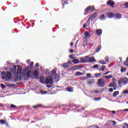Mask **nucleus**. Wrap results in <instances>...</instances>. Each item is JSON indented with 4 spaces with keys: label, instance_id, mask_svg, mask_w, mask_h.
I'll list each match as a JSON object with an SVG mask.
<instances>
[{
    "label": "nucleus",
    "instance_id": "46",
    "mask_svg": "<svg viewBox=\"0 0 128 128\" xmlns=\"http://www.w3.org/2000/svg\"><path fill=\"white\" fill-rule=\"evenodd\" d=\"M67 64H68V65L70 66V64H72V60H70L69 61H68L67 62Z\"/></svg>",
    "mask_w": 128,
    "mask_h": 128
},
{
    "label": "nucleus",
    "instance_id": "64",
    "mask_svg": "<svg viewBox=\"0 0 128 128\" xmlns=\"http://www.w3.org/2000/svg\"><path fill=\"white\" fill-rule=\"evenodd\" d=\"M123 110L124 112H128V109H124Z\"/></svg>",
    "mask_w": 128,
    "mask_h": 128
},
{
    "label": "nucleus",
    "instance_id": "63",
    "mask_svg": "<svg viewBox=\"0 0 128 128\" xmlns=\"http://www.w3.org/2000/svg\"><path fill=\"white\" fill-rule=\"evenodd\" d=\"M96 68V65H94V66H92V68Z\"/></svg>",
    "mask_w": 128,
    "mask_h": 128
},
{
    "label": "nucleus",
    "instance_id": "47",
    "mask_svg": "<svg viewBox=\"0 0 128 128\" xmlns=\"http://www.w3.org/2000/svg\"><path fill=\"white\" fill-rule=\"evenodd\" d=\"M118 84H122V80H120L118 81Z\"/></svg>",
    "mask_w": 128,
    "mask_h": 128
},
{
    "label": "nucleus",
    "instance_id": "44",
    "mask_svg": "<svg viewBox=\"0 0 128 128\" xmlns=\"http://www.w3.org/2000/svg\"><path fill=\"white\" fill-rule=\"evenodd\" d=\"M109 92H114V89L112 88H110Z\"/></svg>",
    "mask_w": 128,
    "mask_h": 128
},
{
    "label": "nucleus",
    "instance_id": "30",
    "mask_svg": "<svg viewBox=\"0 0 128 128\" xmlns=\"http://www.w3.org/2000/svg\"><path fill=\"white\" fill-rule=\"evenodd\" d=\"M126 70V68H122L120 69L121 72H124Z\"/></svg>",
    "mask_w": 128,
    "mask_h": 128
},
{
    "label": "nucleus",
    "instance_id": "1",
    "mask_svg": "<svg viewBox=\"0 0 128 128\" xmlns=\"http://www.w3.org/2000/svg\"><path fill=\"white\" fill-rule=\"evenodd\" d=\"M2 80H10L12 78V73L10 72H3L1 73Z\"/></svg>",
    "mask_w": 128,
    "mask_h": 128
},
{
    "label": "nucleus",
    "instance_id": "3",
    "mask_svg": "<svg viewBox=\"0 0 128 128\" xmlns=\"http://www.w3.org/2000/svg\"><path fill=\"white\" fill-rule=\"evenodd\" d=\"M94 6H90L87 7L84 10V16H86L88 12H94Z\"/></svg>",
    "mask_w": 128,
    "mask_h": 128
},
{
    "label": "nucleus",
    "instance_id": "38",
    "mask_svg": "<svg viewBox=\"0 0 128 128\" xmlns=\"http://www.w3.org/2000/svg\"><path fill=\"white\" fill-rule=\"evenodd\" d=\"M90 19L88 18V20L87 21V22L86 24L88 26H90Z\"/></svg>",
    "mask_w": 128,
    "mask_h": 128
},
{
    "label": "nucleus",
    "instance_id": "33",
    "mask_svg": "<svg viewBox=\"0 0 128 128\" xmlns=\"http://www.w3.org/2000/svg\"><path fill=\"white\" fill-rule=\"evenodd\" d=\"M125 66H128V58H126V60L124 62Z\"/></svg>",
    "mask_w": 128,
    "mask_h": 128
},
{
    "label": "nucleus",
    "instance_id": "58",
    "mask_svg": "<svg viewBox=\"0 0 128 128\" xmlns=\"http://www.w3.org/2000/svg\"><path fill=\"white\" fill-rule=\"evenodd\" d=\"M1 86H2V88H4V84H2Z\"/></svg>",
    "mask_w": 128,
    "mask_h": 128
},
{
    "label": "nucleus",
    "instance_id": "37",
    "mask_svg": "<svg viewBox=\"0 0 128 128\" xmlns=\"http://www.w3.org/2000/svg\"><path fill=\"white\" fill-rule=\"evenodd\" d=\"M10 108H16V105L12 104L10 106Z\"/></svg>",
    "mask_w": 128,
    "mask_h": 128
},
{
    "label": "nucleus",
    "instance_id": "36",
    "mask_svg": "<svg viewBox=\"0 0 128 128\" xmlns=\"http://www.w3.org/2000/svg\"><path fill=\"white\" fill-rule=\"evenodd\" d=\"M42 106L41 104H38L36 106H32V108H38V106Z\"/></svg>",
    "mask_w": 128,
    "mask_h": 128
},
{
    "label": "nucleus",
    "instance_id": "6",
    "mask_svg": "<svg viewBox=\"0 0 128 128\" xmlns=\"http://www.w3.org/2000/svg\"><path fill=\"white\" fill-rule=\"evenodd\" d=\"M80 68H82V65L78 64L71 67L70 70H80Z\"/></svg>",
    "mask_w": 128,
    "mask_h": 128
},
{
    "label": "nucleus",
    "instance_id": "50",
    "mask_svg": "<svg viewBox=\"0 0 128 128\" xmlns=\"http://www.w3.org/2000/svg\"><path fill=\"white\" fill-rule=\"evenodd\" d=\"M124 6H126V8H128V2H126L124 4Z\"/></svg>",
    "mask_w": 128,
    "mask_h": 128
},
{
    "label": "nucleus",
    "instance_id": "54",
    "mask_svg": "<svg viewBox=\"0 0 128 128\" xmlns=\"http://www.w3.org/2000/svg\"><path fill=\"white\" fill-rule=\"evenodd\" d=\"M83 46H84V48L85 46H86V42H85L84 43Z\"/></svg>",
    "mask_w": 128,
    "mask_h": 128
},
{
    "label": "nucleus",
    "instance_id": "13",
    "mask_svg": "<svg viewBox=\"0 0 128 128\" xmlns=\"http://www.w3.org/2000/svg\"><path fill=\"white\" fill-rule=\"evenodd\" d=\"M61 66L64 68H70V66L68 63H64L62 65H61Z\"/></svg>",
    "mask_w": 128,
    "mask_h": 128
},
{
    "label": "nucleus",
    "instance_id": "35",
    "mask_svg": "<svg viewBox=\"0 0 128 128\" xmlns=\"http://www.w3.org/2000/svg\"><path fill=\"white\" fill-rule=\"evenodd\" d=\"M102 67L100 69V70H102V72H104V70H106V66H102Z\"/></svg>",
    "mask_w": 128,
    "mask_h": 128
},
{
    "label": "nucleus",
    "instance_id": "7",
    "mask_svg": "<svg viewBox=\"0 0 128 128\" xmlns=\"http://www.w3.org/2000/svg\"><path fill=\"white\" fill-rule=\"evenodd\" d=\"M106 4L108 6H112V8H114V2L112 0H108Z\"/></svg>",
    "mask_w": 128,
    "mask_h": 128
},
{
    "label": "nucleus",
    "instance_id": "34",
    "mask_svg": "<svg viewBox=\"0 0 128 128\" xmlns=\"http://www.w3.org/2000/svg\"><path fill=\"white\" fill-rule=\"evenodd\" d=\"M14 82H18V76H15L14 78Z\"/></svg>",
    "mask_w": 128,
    "mask_h": 128
},
{
    "label": "nucleus",
    "instance_id": "27",
    "mask_svg": "<svg viewBox=\"0 0 128 128\" xmlns=\"http://www.w3.org/2000/svg\"><path fill=\"white\" fill-rule=\"evenodd\" d=\"M112 78V76L110 75L108 76H104V78H106L107 80H108L110 78Z\"/></svg>",
    "mask_w": 128,
    "mask_h": 128
},
{
    "label": "nucleus",
    "instance_id": "42",
    "mask_svg": "<svg viewBox=\"0 0 128 128\" xmlns=\"http://www.w3.org/2000/svg\"><path fill=\"white\" fill-rule=\"evenodd\" d=\"M105 60H106V62H108V60H109L108 56H106L105 58Z\"/></svg>",
    "mask_w": 128,
    "mask_h": 128
},
{
    "label": "nucleus",
    "instance_id": "49",
    "mask_svg": "<svg viewBox=\"0 0 128 128\" xmlns=\"http://www.w3.org/2000/svg\"><path fill=\"white\" fill-rule=\"evenodd\" d=\"M32 66H34V62H32L30 63V67L32 68Z\"/></svg>",
    "mask_w": 128,
    "mask_h": 128
},
{
    "label": "nucleus",
    "instance_id": "26",
    "mask_svg": "<svg viewBox=\"0 0 128 128\" xmlns=\"http://www.w3.org/2000/svg\"><path fill=\"white\" fill-rule=\"evenodd\" d=\"M100 64H106V62L104 61V60H99Z\"/></svg>",
    "mask_w": 128,
    "mask_h": 128
},
{
    "label": "nucleus",
    "instance_id": "57",
    "mask_svg": "<svg viewBox=\"0 0 128 128\" xmlns=\"http://www.w3.org/2000/svg\"><path fill=\"white\" fill-rule=\"evenodd\" d=\"M70 52L71 54H72L74 52V50H72V49H70Z\"/></svg>",
    "mask_w": 128,
    "mask_h": 128
},
{
    "label": "nucleus",
    "instance_id": "56",
    "mask_svg": "<svg viewBox=\"0 0 128 128\" xmlns=\"http://www.w3.org/2000/svg\"><path fill=\"white\" fill-rule=\"evenodd\" d=\"M100 74H102V73H99L98 74H97L96 78H98V76H100Z\"/></svg>",
    "mask_w": 128,
    "mask_h": 128
},
{
    "label": "nucleus",
    "instance_id": "22",
    "mask_svg": "<svg viewBox=\"0 0 128 128\" xmlns=\"http://www.w3.org/2000/svg\"><path fill=\"white\" fill-rule=\"evenodd\" d=\"M54 76V80H56V82H58L60 80V75H56Z\"/></svg>",
    "mask_w": 128,
    "mask_h": 128
},
{
    "label": "nucleus",
    "instance_id": "11",
    "mask_svg": "<svg viewBox=\"0 0 128 128\" xmlns=\"http://www.w3.org/2000/svg\"><path fill=\"white\" fill-rule=\"evenodd\" d=\"M85 37H84V38H90V34L88 32V31H86L84 33Z\"/></svg>",
    "mask_w": 128,
    "mask_h": 128
},
{
    "label": "nucleus",
    "instance_id": "9",
    "mask_svg": "<svg viewBox=\"0 0 128 128\" xmlns=\"http://www.w3.org/2000/svg\"><path fill=\"white\" fill-rule=\"evenodd\" d=\"M96 18V12H94L93 14L89 18V19L91 20H94V18Z\"/></svg>",
    "mask_w": 128,
    "mask_h": 128
},
{
    "label": "nucleus",
    "instance_id": "21",
    "mask_svg": "<svg viewBox=\"0 0 128 128\" xmlns=\"http://www.w3.org/2000/svg\"><path fill=\"white\" fill-rule=\"evenodd\" d=\"M72 62L74 64H80V60L77 59H74L72 60Z\"/></svg>",
    "mask_w": 128,
    "mask_h": 128
},
{
    "label": "nucleus",
    "instance_id": "45",
    "mask_svg": "<svg viewBox=\"0 0 128 128\" xmlns=\"http://www.w3.org/2000/svg\"><path fill=\"white\" fill-rule=\"evenodd\" d=\"M128 90H124V91L123 92V94H128Z\"/></svg>",
    "mask_w": 128,
    "mask_h": 128
},
{
    "label": "nucleus",
    "instance_id": "19",
    "mask_svg": "<svg viewBox=\"0 0 128 128\" xmlns=\"http://www.w3.org/2000/svg\"><path fill=\"white\" fill-rule=\"evenodd\" d=\"M118 94H120V92L118 91L114 92L113 93V96L114 98H116V96H118Z\"/></svg>",
    "mask_w": 128,
    "mask_h": 128
},
{
    "label": "nucleus",
    "instance_id": "62",
    "mask_svg": "<svg viewBox=\"0 0 128 128\" xmlns=\"http://www.w3.org/2000/svg\"><path fill=\"white\" fill-rule=\"evenodd\" d=\"M111 112H112V114H116V111H114V110L111 111Z\"/></svg>",
    "mask_w": 128,
    "mask_h": 128
},
{
    "label": "nucleus",
    "instance_id": "24",
    "mask_svg": "<svg viewBox=\"0 0 128 128\" xmlns=\"http://www.w3.org/2000/svg\"><path fill=\"white\" fill-rule=\"evenodd\" d=\"M96 62V60H94V58L92 57L90 58V60L88 61L89 62Z\"/></svg>",
    "mask_w": 128,
    "mask_h": 128
},
{
    "label": "nucleus",
    "instance_id": "32",
    "mask_svg": "<svg viewBox=\"0 0 128 128\" xmlns=\"http://www.w3.org/2000/svg\"><path fill=\"white\" fill-rule=\"evenodd\" d=\"M26 76L28 78H30V71L28 70L27 73H26Z\"/></svg>",
    "mask_w": 128,
    "mask_h": 128
},
{
    "label": "nucleus",
    "instance_id": "43",
    "mask_svg": "<svg viewBox=\"0 0 128 128\" xmlns=\"http://www.w3.org/2000/svg\"><path fill=\"white\" fill-rule=\"evenodd\" d=\"M86 76H88V78H90L92 76V74H86Z\"/></svg>",
    "mask_w": 128,
    "mask_h": 128
},
{
    "label": "nucleus",
    "instance_id": "61",
    "mask_svg": "<svg viewBox=\"0 0 128 128\" xmlns=\"http://www.w3.org/2000/svg\"><path fill=\"white\" fill-rule=\"evenodd\" d=\"M78 40H78L76 42V45L75 46L76 48V44H78Z\"/></svg>",
    "mask_w": 128,
    "mask_h": 128
},
{
    "label": "nucleus",
    "instance_id": "28",
    "mask_svg": "<svg viewBox=\"0 0 128 128\" xmlns=\"http://www.w3.org/2000/svg\"><path fill=\"white\" fill-rule=\"evenodd\" d=\"M68 92H74V88H67Z\"/></svg>",
    "mask_w": 128,
    "mask_h": 128
},
{
    "label": "nucleus",
    "instance_id": "60",
    "mask_svg": "<svg viewBox=\"0 0 128 128\" xmlns=\"http://www.w3.org/2000/svg\"><path fill=\"white\" fill-rule=\"evenodd\" d=\"M70 46H74V42H71L70 44Z\"/></svg>",
    "mask_w": 128,
    "mask_h": 128
},
{
    "label": "nucleus",
    "instance_id": "10",
    "mask_svg": "<svg viewBox=\"0 0 128 128\" xmlns=\"http://www.w3.org/2000/svg\"><path fill=\"white\" fill-rule=\"evenodd\" d=\"M107 16L110 18H114V14L112 12H108L107 14Z\"/></svg>",
    "mask_w": 128,
    "mask_h": 128
},
{
    "label": "nucleus",
    "instance_id": "16",
    "mask_svg": "<svg viewBox=\"0 0 128 128\" xmlns=\"http://www.w3.org/2000/svg\"><path fill=\"white\" fill-rule=\"evenodd\" d=\"M108 86L110 88H115L116 86V83H114V82L110 83Z\"/></svg>",
    "mask_w": 128,
    "mask_h": 128
},
{
    "label": "nucleus",
    "instance_id": "48",
    "mask_svg": "<svg viewBox=\"0 0 128 128\" xmlns=\"http://www.w3.org/2000/svg\"><path fill=\"white\" fill-rule=\"evenodd\" d=\"M88 25H86V24H84L83 26V28H88Z\"/></svg>",
    "mask_w": 128,
    "mask_h": 128
},
{
    "label": "nucleus",
    "instance_id": "55",
    "mask_svg": "<svg viewBox=\"0 0 128 128\" xmlns=\"http://www.w3.org/2000/svg\"><path fill=\"white\" fill-rule=\"evenodd\" d=\"M38 66H40V64H39L38 63H36V65H35V66H36V68H38Z\"/></svg>",
    "mask_w": 128,
    "mask_h": 128
},
{
    "label": "nucleus",
    "instance_id": "2",
    "mask_svg": "<svg viewBox=\"0 0 128 128\" xmlns=\"http://www.w3.org/2000/svg\"><path fill=\"white\" fill-rule=\"evenodd\" d=\"M45 84H54V77L48 76L45 80Z\"/></svg>",
    "mask_w": 128,
    "mask_h": 128
},
{
    "label": "nucleus",
    "instance_id": "29",
    "mask_svg": "<svg viewBox=\"0 0 128 128\" xmlns=\"http://www.w3.org/2000/svg\"><path fill=\"white\" fill-rule=\"evenodd\" d=\"M101 48H102V46L100 45L98 46L97 48L96 52H98L100 50Z\"/></svg>",
    "mask_w": 128,
    "mask_h": 128
},
{
    "label": "nucleus",
    "instance_id": "8",
    "mask_svg": "<svg viewBox=\"0 0 128 128\" xmlns=\"http://www.w3.org/2000/svg\"><path fill=\"white\" fill-rule=\"evenodd\" d=\"M114 18H116L118 20H120L122 18V14L120 13H116L114 14Z\"/></svg>",
    "mask_w": 128,
    "mask_h": 128
},
{
    "label": "nucleus",
    "instance_id": "5",
    "mask_svg": "<svg viewBox=\"0 0 128 128\" xmlns=\"http://www.w3.org/2000/svg\"><path fill=\"white\" fill-rule=\"evenodd\" d=\"M105 83L104 80L103 78L99 79L98 81V84L99 86H104Z\"/></svg>",
    "mask_w": 128,
    "mask_h": 128
},
{
    "label": "nucleus",
    "instance_id": "40",
    "mask_svg": "<svg viewBox=\"0 0 128 128\" xmlns=\"http://www.w3.org/2000/svg\"><path fill=\"white\" fill-rule=\"evenodd\" d=\"M110 72L108 71V72H105L104 74H103V76H106V74H110Z\"/></svg>",
    "mask_w": 128,
    "mask_h": 128
},
{
    "label": "nucleus",
    "instance_id": "53",
    "mask_svg": "<svg viewBox=\"0 0 128 128\" xmlns=\"http://www.w3.org/2000/svg\"><path fill=\"white\" fill-rule=\"evenodd\" d=\"M86 77H85V76H84V77H82V80H86Z\"/></svg>",
    "mask_w": 128,
    "mask_h": 128
},
{
    "label": "nucleus",
    "instance_id": "4",
    "mask_svg": "<svg viewBox=\"0 0 128 128\" xmlns=\"http://www.w3.org/2000/svg\"><path fill=\"white\" fill-rule=\"evenodd\" d=\"M80 60L82 64H84V62H90V57L88 56L81 57L80 58Z\"/></svg>",
    "mask_w": 128,
    "mask_h": 128
},
{
    "label": "nucleus",
    "instance_id": "12",
    "mask_svg": "<svg viewBox=\"0 0 128 128\" xmlns=\"http://www.w3.org/2000/svg\"><path fill=\"white\" fill-rule=\"evenodd\" d=\"M122 82L123 84H128V78H125L122 79Z\"/></svg>",
    "mask_w": 128,
    "mask_h": 128
},
{
    "label": "nucleus",
    "instance_id": "25",
    "mask_svg": "<svg viewBox=\"0 0 128 128\" xmlns=\"http://www.w3.org/2000/svg\"><path fill=\"white\" fill-rule=\"evenodd\" d=\"M100 20H106V16L104 14L101 15L100 16Z\"/></svg>",
    "mask_w": 128,
    "mask_h": 128
},
{
    "label": "nucleus",
    "instance_id": "39",
    "mask_svg": "<svg viewBox=\"0 0 128 128\" xmlns=\"http://www.w3.org/2000/svg\"><path fill=\"white\" fill-rule=\"evenodd\" d=\"M40 93L42 94H46V91H44V92L42 90H40Z\"/></svg>",
    "mask_w": 128,
    "mask_h": 128
},
{
    "label": "nucleus",
    "instance_id": "14",
    "mask_svg": "<svg viewBox=\"0 0 128 128\" xmlns=\"http://www.w3.org/2000/svg\"><path fill=\"white\" fill-rule=\"evenodd\" d=\"M40 82L41 84H46V81H44V78L43 76L40 77Z\"/></svg>",
    "mask_w": 128,
    "mask_h": 128
},
{
    "label": "nucleus",
    "instance_id": "15",
    "mask_svg": "<svg viewBox=\"0 0 128 128\" xmlns=\"http://www.w3.org/2000/svg\"><path fill=\"white\" fill-rule=\"evenodd\" d=\"M51 76H52V78H54V76H56V70H53L51 72Z\"/></svg>",
    "mask_w": 128,
    "mask_h": 128
},
{
    "label": "nucleus",
    "instance_id": "41",
    "mask_svg": "<svg viewBox=\"0 0 128 128\" xmlns=\"http://www.w3.org/2000/svg\"><path fill=\"white\" fill-rule=\"evenodd\" d=\"M94 80H89V81H88V84H94Z\"/></svg>",
    "mask_w": 128,
    "mask_h": 128
},
{
    "label": "nucleus",
    "instance_id": "18",
    "mask_svg": "<svg viewBox=\"0 0 128 128\" xmlns=\"http://www.w3.org/2000/svg\"><path fill=\"white\" fill-rule=\"evenodd\" d=\"M33 74L36 78H38V71H34Z\"/></svg>",
    "mask_w": 128,
    "mask_h": 128
},
{
    "label": "nucleus",
    "instance_id": "51",
    "mask_svg": "<svg viewBox=\"0 0 128 128\" xmlns=\"http://www.w3.org/2000/svg\"><path fill=\"white\" fill-rule=\"evenodd\" d=\"M112 122L114 126H116V121H112Z\"/></svg>",
    "mask_w": 128,
    "mask_h": 128
},
{
    "label": "nucleus",
    "instance_id": "59",
    "mask_svg": "<svg viewBox=\"0 0 128 128\" xmlns=\"http://www.w3.org/2000/svg\"><path fill=\"white\" fill-rule=\"evenodd\" d=\"M102 100V98L100 97L96 98V100Z\"/></svg>",
    "mask_w": 128,
    "mask_h": 128
},
{
    "label": "nucleus",
    "instance_id": "17",
    "mask_svg": "<svg viewBox=\"0 0 128 128\" xmlns=\"http://www.w3.org/2000/svg\"><path fill=\"white\" fill-rule=\"evenodd\" d=\"M102 34V29H99L96 30V34L98 36H101Z\"/></svg>",
    "mask_w": 128,
    "mask_h": 128
},
{
    "label": "nucleus",
    "instance_id": "23",
    "mask_svg": "<svg viewBox=\"0 0 128 128\" xmlns=\"http://www.w3.org/2000/svg\"><path fill=\"white\" fill-rule=\"evenodd\" d=\"M0 124H6V125L8 126V124L6 123V122L5 120H0Z\"/></svg>",
    "mask_w": 128,
    "mask_h": 128
},
{
    "label": "nucleus",
    "instance_id": "52",
    "mask_svg": "<svg viewBox=\"0 0 128 128\" xmlns=\"http://www.w3.org/2000/svg\"><path fill=\"white\" fill-rule=\"evenodd\" d=\"M91 94H96V90L94 91V92H91Z\"/></svg>",
    "mask_w": 128,
    "mask_h": 128
},
{
    "label": "nucleus",
    "instance_id": "20",
    "mask_svg": "<svg viewBox=\"0 0 128 128\" xmlns=\"http://www.w3.org/2000/svg\"><path fill=\"white\" fill-rule=\"evenodd\" d=\"M84 75V74L80 72H76L74 74V76H83Z\"/></svg>",
    "mask_w": 128,
    "mask_h": 128
},
{
    "label": "nucleus",
    "instance_id": "31",
    "mask_svg": "<svg viewBox=\"0 0 128 128\" xmlns=\"http://www.w3.org/2000/svg\"><path fill=\"white\" fill-rule=\"evenodd\" d=\"M74 54H72L69 56L71 60H74Z\"/></svg>",
    "mask_w": 128,
    "mask_h": 128
}]
</instances>
